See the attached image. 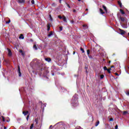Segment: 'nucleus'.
Masks as SVG:
<instances>
[{"mask_svg":"<svg viewBox=\"0 0 129 129\" xmlns=\"http://www.w3.org/2000/svg\"><path fill=\"white\" fill-rule=\"evenodd\" d=\"M72 103L73 104V105L75 106H78L79 103H78V99L77 98H75V97H73V99L72 100Z\"/></svg>","mask_w":129,"mask_h":129,"instance_id":"1","label":"nucleus"},{"mask_svg":"<svg viewBox=\"0 0 129 129\" xmlns=\"http://www.w3.org/2000/svg\"><path fill=\"white\" fill-rule=\"evenodd\" d=\"M18 72L19 77H21L22 76V73H21V68L19 66H18Z\"/></svg>","mask_w":129,"mask_h":129,"instance_id":"2","label":"nucleus"},{"mask_svg":"<svg viewBox=\"0 0 129 129\" xmlns=\"http://www.w3.org/2000/svg\"><path fill=\"white\" fill-rule=\"evenodd\" d=\"M40 72L41 74H43L45 71H46V68L45 67H43V68H41L40 69Z\"/></svg>","mask_w":129,"mask_h":129,"instance_id":"3","label":"nucleus"},{"mask_svg":"<svg viewBox=\"0 0 129 129\" xmlns=\"http://www.w3.org/2000/svg\"><path fill=\"white\" fill-rule=\"evenodd\" d=\"M8 55L11 57L13 55V53H12V50L11 49L8 48Z\"/></svg>","mask_w":129,"mask_h":129,"instance_id":"4","label":"nucleus"},{"mask_svg":"<svg viewBox=\"0 0 129 129\" xmlns=\"http://www.w3.org/2000/svg\"><path fill=\"white\" fill-rule=\"evenodd\" d=\"M22 113L24 114V115H25V116H26V115L29 114V111H23Z\"/></svg>","mask_w":129,"mask_h":129,"instance_id":"5","label":"nucleus"},{"mask_svg":"<svg viewBox=\"0 0 129 129\" xmlns=\"http://www.w3.org/2000/svg\"><path fill=\"white\" fill-rule=\"evenodd\" d=\"M119 30L120 31L121 35H123L124 34H125V31H124L123 30L119 29Z\"/></svg>","mask_w":129,"mask_h":129,"instance_id":"6","label":"nucleus"},{"mask_svg":"<svg viewBox=\"0 0 129 129\" xmlns=\"http://www.w3.org/2000/svg\"><path fill=\"white\" fill-rule=\"evenodd\" d=\"M47 31H50V29H51V24H48L47 25Z\"/></svg>","mask_w":129,"mask_h":129,"instance_id":"7","label":"nucleus"},{"mask_svg":"<svg viewBox=\"0 0 129 129\" xmlns=\"http://www.w3.org/2000/svg\"><path fill=\"white\" fill-rule=\"evenodd\" d=\"M121 26L122 27V28H123L124 29H126L127 28V25L125 24H122L121 25Z\"/></svg>","mask_w":129,"mask_h":129,"instance_id":"8","label":"nucleus"},{"mask_svg":"<svg viewBox=\"0 0 129 129\" xmlns=\"http://www.w3.org/2000/svg\"><path fill=\"white\" fill-rule=\"evenodd\" d=\"M19 4H25V0H18Z\"/></svg>","mask_w":129,"mask_h":129,"instance_id":"9","label":"nucleus"},{"mask_svg":"<svg viewBox=\"0 0 129 129\" xmlns=\"http://www.w3.org/2000/svg\"><path fill=\"white\" fill-rule=\"evenodd\" d=\"M62 19L63 22H64L65 23H67V19H66V17L64 16H62Z\"/></svg>","mask_w":129,"mask_h":129,"instance_id":"10","label":"nucleus"},{"mask_svg":"<svg viewBox=\"0 0 129 129\" xmlns=\"http://www.w3.org/2000/svg\"><path fill=\"white\" fill-rule=\"evenodd\" d=\"M45 60L47 62H51V61H52V59L50 58H45Z\"/></svg>","mask_w":129,"mask_h":129,"instance_id":"11","label":"nucleus"},{"mask_svg":"<svg viewBox=\"0 0 129 129\" xmlns=\"http://www.w3.org/2000/svg\"><path fill=\"white\" fill-rule=\"evenodd\" d=\"M120 20L122 22V23L124 22L125 19L124 17L120 16Z\"/></svg>","mask_w":129,"mask_h":129,"instance_id":"12","label":"nucleus"},{"mask_svg":"<svg viewBox=\"0 0 129 129\" xmlns=\"http://www.w3.org/2000/svg\"><path fill=\"white\" fill-rule=\"evenodd\" d=\"M118 5H119L120 8H122V4L120 1H118Z\"/></svg>","mask_w":129,"mask_h":129,"instance_id":"13","label":"nucleus"},{"mask_svg":"<svg viewBox=\"0 0 129 129\" xmlns=\"http://www.w3.org/2000/svg\"><path fill=\"white\" fill-rule=\"evenodd\" d=\"M103 9L104 10L105 12H106V13L107 12V9H106V7H105V6L103 5Z\"/></svg>","mask_w":129,"mask_h":129,"instance_id":"14","label":"nucleus"},{"mask_svg":"<svg viewBox=\"0 0 129 129\" xmlns=\"http://www.w3.org/2000/svg\"><path fill=\"white\" fill-rule=\"evenodd\" d=\"M24 38V35H23V34H20V36H19V39H22V40H23Z\"/></svg>","mask_w":129,"mask_h":129,"instance_id":"15","label":"nucleus"},{"mask_svg":"<svg viewBox=\"0 0 129 129\" xmlns=\"http://www.w3.org/2000/svg\"><path fill=\"white\" fill-rule=\"evenodd\" d=\"M120 12L122 15H124V14H125L122 9H120Z\"/></svg>","mask_w":129,"mask_h":129,"instance_id":"16","label":"nucleus"},{"mask_svg":"<svg viewBox=\"0 0 129 129\" xmlns=\"http://www.w3.org/2000/svg\"><path fill=\"white\" fill-rule=\"evenodd\" d=\"M52 35H53V31H50L47 36L48 37H50Z\"/></svg>","mask_w":129,"mask_h":129,"instance_id":"17","label":"nucleus"},{"mask_svg":"<svg viewBox=\"0 0 129 129\" xmlns=\"http://www.w3.org/2000/svg\"><path fill=\"white\" fill-rule=\"evenodd\" d=\"M33 49H35V50H38V47H37V45L36 44H34L33 45Z\"/></svg>","mask_w":129,"mask_h":129,"instance_id":"18","label":"nucleus"},{"mask_svg":"<svg viewBox=\"0 0 129 129\" xmlns=\"http://www.w3.org/2000/svg\"><path fill=\"white\" fill-rule=\"evenodd\" d=\"M100 12L102 15H103V14H104V12H103V10L102 9H100Z\"/></svg>","mask_w":129,"mask_h":129,"instance_id":"19","label":"nucleus"},{"mask_svg":"<svg viewBox=\"0 0 129 129\" xmlns=\"http://www.w3.org/2000/svg\"><path fill=\"white\" fill-rule=\"evenodd\" d=\"M127 113H128V112H127V111H124L123 112V115H125V114H127Z\"/></svg>","mask_w":129,"mask_h":129,"instance_id":"20","label":"nucleus"},{"mask_svg":"<svg viewBox=\"0 0 129 129\" xmlns=\"http://www.w3.org/2000/svg\"><path fill=\"white\" fill-rule=\"evenodd\" d=\"M106 127L108 129H111V127H110V125H106Z\"/></svg>","mask_w":129,"mask_h":129,"instance_id":"21","label":"nucleus"},{"mask_svg":"<svg viewBox=\"0 0 129 129\" xmlns=\"http://www.w3.org/2000/svg\"><path fill=\"white\" fill-rule=\"evenodd\" d=\"M83 28H86V29H88V26H87V25L84 24L83 25Z\"/></svg>","mask_w":129,"mask_h":129,"instance_id":"22","label":"nucleus"},{"mask_svg":"<svg viewBox=\"0 0 129 129\" xmlns=\"http://www.w3.org/2000/svg\"><path fill=\"white\" fill-rule=\"evenodd\" d=\"M110 70H111V69H107V71L108 73H109V74L111 73V72L110 71Z\"/></svg>","mask_w":129,"mask_h":129,"instance_id":"23","label":"nucleus"},{"mask_svg":"<svg viewBox=\"0 0 129 129\" xmlns=\"http://www.w3.org/2000/svg\"><path fill=\"white\" fill-rule=\"evenodd\" d=\"M81 51H82V53H85V51H84V49H83L82 47L80 48Z\"/></svg>","mask_w":129,"mask_h":129,"instance_id":"24","label":"nucleus"},{"mask_svg":"<svg viewBox=\"0 0 129 129\" xmlns=\"http://www.w3.org/2000/svg\"><path fill=\"white\" fill-rule=\"evenodd\" d=\"M87 55H89V54H90V50H89V49L87 50Z\"/></svg>","mask_w":129,"mask_h":129,"instance_id":"25","label":"nucleus"},{"mask_svg":"<svg viewBox=\"0 0 129 129\" xmlns=\"http://www.w3.org/2000/svg\"><path fill=\"white\" fill-rule=\"evenodd\" d=\"M98 124H99V121H97L96 122V124H95V126H97L98 125Z\"/></svg>","mask_w":129,"mask_h":129,"instance_id":"26","label":"nucleus"},{"mask_svg":"<svg viewBox=\"0 0 129 129\" xmlns=\"http://www.w3.org/2000/svg\"><path fill=\"white\" fill-rule=\"evenodd\" d=\"M103 69H104V71H107L108 69L106 66H105V67H104Z\"/></svg>","mask_w":129,"mask_h":129,"instance_id":"27","label":"nucleus"},{"mask_svg":"<svg viewBox=\"0 0 129 129\" xmlns=\"http://www.w3.org/2000/svg\"><path fill=\"white\" fill-rule=\"evenodd\" d=\"M100 78L101 79H103V78H104V75H100Z\"/></svg>","mask_w":129,"mask_h":129,"instance_id":"28","label":"nucleus"},{"mask_svg":"<svg viewBox=\"0 0 129 129\" xmlns=\"http://www.w3.org/2000/svg\"><path fill=\"white\" fill-rule=\"evenodd\" d=\"M49 18L50 21L52 22V21H53V18H52V16H51V15H49Z\"/></svg>","mask_w":129,"mask_h":129,"instance_id":"29","label":"nucleus"},{"mask_svg":"<svg viewBox=\"0 0 129 129\" xmlns=\"http://www.w3.org/2000/svg\"><path fill=\"white\" fill-rule=\"evenodd\" d=\"M29 117H30V114H29L26 117V119L27 121L29 120Z\"/></svg>","mask_w":129,"mask_h":129,"instance_id":"30","label":"nucleus"},{"mask_svg":"<svg viewBox=\"0 0 129 129\" xmlns=\"http://www.w3.org/2000/svg\"><path fill=\"white\" fill-rule=\"evenodd\" d=\"M31 4H32V5H34L35 4V1L32 0L31 1Z\"/></svg>","mask_w":129,"mask_h":129,"instance_id":"31","label":"nucleus"},{"mask_svg":"<svg viewBox=\"0 0 129 129\" xmlns=\"http://www.w3.org/2000/svg\"><path fill=\"white\" fill-rule=\"evenodd\" d=\"M35 122H36V124H38L39 121L38 120V119H35Z\"/></svg>","mask_w":129,"mask_h":129,"instance_id":"32","label":"nucleus"},{"mask_svg":"<svg viewBox=\"0 0 129 129\" xmlns=\"http://www.w3.org/2000/svg\"><path fill=\"white\" fill-rule=\"evenodd\" d=\"M34 127V124H31L30 126V129H32Z\"/></svg>","mask_w":129,"mask_h":129,"instance_id":"33","label":"nucleus"},{"mask_svg":"<svg viewBox=\"0 0 129 129\" xmlns=\"http://www.w3.org/2000/svg\"><path fill=\"white\" fill-rule=\"evenodd\" d=\"M58 18L59 19H60V20H61L62 18L63 19V17H62V16H61L60 15L58 16Z\"/></svg>","mask_w":129,"mask_h":129,"instance_id":"34","label":"nucleus"},{"mask_svg":"<svg viewBox=\"0 0 129 129\" xmlns=\"http://www.w3.org/2000/svg\"><path fill=\"white\" fill-rule=\"evenodd\" d=\"M63 30V27H61V26H60L59 27V31H62Z\"/></svg>","mask_w":129,"mask_h":129,"instance_id":"35","label":"nucleus"},{"mask_svg":"<svg viewBox=\"0 0 129 129\" xmlns=\"http://www.w3.org/2000/svg\"><path fill=\"white\" fill-rule=\"evenodd\" d=\"M2 120L3 121H5V117H4V116H2Z\"/></svg>","mask_w":129,"mask_h":129,"instance_id":"36","label":"nucleus"},{"mask_svg":"<svg viewBox=\"0 0 129 129\" xmlns=\"http://www.w3.org/2000/svg\"><path fill=\"white\" fill-rule=\"evenodd\" d=\"M11 23V20H9L8 21L6 22V24H10Z\"/></svg>","mask_w":129,"mask_h":129,"instance_id":"37","label":"nucleus"},{"mask_svg":"<svg viewBox=\"0 0 129 129\" xmlns=\"http://www.w3.org/2000/svg\"><path fill=\"white\" fill-rule=\"evenodd\" d=\"M52 7H56V4L53 3V4H52Z\"/></svg>","mask_w":129,"mask_h":129,"instance_id":"38","label":"nucleus"},{"mask_svg":"<svg viewBox=\"0 0 129 129\" xmlns=\"http://www.w3.org/2000/svg\"><path fill=\"white\" fill-rule=\"evenodd\" d=\"M118 128V126L117 125V124H116L115 126V129H117Z\"/></svg>","mask_w":129,"mask_h":129,"instance_id":"39","label":"nucleus"},{"mask_svg":"<svg viewBox=\"0 0 129 129\" xmlns=\"http://www.w3.org/2000/svg\"><path fill=\"white\" fill-rule=\"evenodd\" d=\"M20 52L22 53V55H24V53L23 52V50H20Z\"/></svg>","mask_w":129,"mask_h":129,"instance_id":"40","label":"nucleus"},{"mask_svg":"<svg viewBox=\"0 0 129 129\" xmlns=\"http://www.w3.org/2000/svg\"><path fill=\"white\" fill-rule=\"evenodd\" d=\"M113 120V118H110V121H112Z\"/></svg>","mask_w":129,"mask_h":129,"instance_id":"41","label":"nucleus"},{"mask_svg":"<svg viewBox=\"0 0 129 129\" xmlns=\"http://www.w3.org/2000/svg\"><path fill=\"white\" fill-rule=\"evenodd\" d=\"M115 75H116V76H119V75L117 73H115Z\"/></svg>","mask_w":129,"mask_h":129,"instance_id":"42","label":"nucleus"},{"mask_svg":"<svg viewBox=\"0 0 129 129\" xmlns=\"http://www.w3.org/2000/svg\"><path fill=\"white\" fill-rule=\"evenodd\" d=\"M126 95L129 96V91H127V92L126 93Z\"/></svg>","mask_w":129,"mask_h":129,"instance_id":"43","label":"nucleus"},{"mask_svg":"<svg viewBox=\"0 0 129 129\" xmlns=\"http://www.w3.org/2000/svg\"><path fill=\"white\" fill-rule=\"evenodd\" d=\"M87 15V13H84L83 14V16H85V15Z\"/></svg>","mask_w":129,"mask_h":129,"instance_id":"44","label":"nucleus"},{"mask_svg":"<svg viewBox=\"0 0 129 129\" xmlns=\"http://www.w3.org/2000/svg\"><path fill=\"white\" fill-rule=\"evenodd\" d=\"M71 22L72 23V24H74V20H72Z\"/></svg>","mask_w":129,"mask_h":129,"instance_id":"45","label":"nucleus"},{"mask_svg":"<svg viewBox=\"0 0 129 129\" xmlns=\"http://www.w3.org/2000/svg\"><path fill=\"white\" fill-rule=\"evenodd\" d=\"M67 7H68V8H69V9H70V5H69V4H67Z\"/></svg>","mask_w":129,"mask_h":129,"instance_id":"46","label":"nucleus"},{"mask_svg":"<svg viewBox=\"0 0 129 129\" xmlns=\"http://www.w3.org/2000/svg\"><path fill=\"white\" fill-rule=\"evenodd\" d=\"M73 12H74V13H76V10L74 9V10H73Z\"/></svg>","mask_w":129,"mask_h":129,"instance_id":"47","label":"nucleus"},{"mask_svg":"<svg viewBox=\"0 0 129 129\" xmlns=\"http://www.w3.org/2000/svg\"><path fill=\"white\" fill-rule=\"evenodd\" d=\"M86 72L87 74V73H88V72H87V70H86Z\"/></svg>","mask_w":129,"mask_h":129,"instance_id":"48","label":"nucleus"},{"mask_svg":"<svg viewBox=\"0 0 129 129\" xmlns=\"http://www.w3.org/2000/svg\"><path fill=\"white\" fill-rule=\"evenodd\" d=\"M75 51H74L73 52V55H75Z\"/></svg>","mask_w":129,"mask_h":129,"instance_id":"49","label":"nucleus"},{"mask_svg":"<svg viewBox=\"0 0 129 129\" xmlns=\"http://www.w3.org/2000/svg\"><path fill=\"white\" fill-rule=\"evenodd\" d=\"M114 67V66H112L111 67V68H113Z\"/></svg>","mask_w":129,"mask_h":129,"instance_id":"50","label":"nucleus"},{"mask_svg":"<svg viewBox=\"0 0 129 129\" xmlns=\"http://www.w3.org/2000/svg\"><path fill=\"white\" fill-rule=\"evenodd\" d=\"M62 0H59L60 4H61V2Z\"/></svg>","mask_w":129,"mask_h":129,"instance_id":"51","label":"nucleus"},{"mask_svg":"<svg viewBox=\"0 0 129 129\" xmlns=\"http://www.w3.org/2000/svg\"><path fill=\"white\" fill-rule=\"evenodd\" d=\"M85 69H87V68H88V67H85Z\"/></svg>","mask_w":129,"mask_h":129,"instance_id":"52","label":"nucleus"},{"mask_svg":"<svg viewBox=\"0 0 129 129\" xmlns=\"http://www.w3.org/2000/svg\"><path fill=\"white\" fill-rule=\"evenodd\" d=\"M4 129H7V127L4 126Z\"/></svg>","mask_w":129,"mask_h":129,"instance_id":"53","label":"nucleus"},{"mask_svg":"<svg viewBox=\"0 0 129 129\" xmlns=\"http://www.w3.org/2000/svg\"><path fill=\"white\" fill-rule=\"evenodd\" d=\"M78 2H81V0H78Z\"/></svg>","mask_w":129,"mask_h":129,"instance_id":"54","label":"nucleus"},{"mask_svg":"<svg viewBox=\"0 0 129 129\" xmlns=\"http://www.w3.org/2000/svg\"><path fill=\"white\" fill-rule=\"evenodd\" d=\"M86 11H88V9H86Z\"/></svg>","mask_w":129,"mask_h":129,"instance_id":"55","label":"nucleus"},{"mask_svg":"<svg viewBox=\"0 0 129 129\" xmlns=\"http://www.w3.org/2000/svg\"><path fill=\"white\" fill-rule=\"evenodd\" d=\"M52 75L54 76V73L52 74Z\"/></svg>","mask_w":129,"mask_h":129,"instance_id":"56","label":"nucleus"},{"mask_svg":"<svg viewBox=\"0 0 129 129\" xmlns=\"http://www.w3.org/2000/svg\"><path fill=\"white\" fill-rule=\"evenodd\" d=\"M52 127V125H50V127Z\"/></svg>","mask_w":129,"mask_h":129,"instance_id":"57","label":"nucleus"},{"mask_svg":"<svg viewBox=\"0 0 129 129\" xmlns=\"http://www.w3.org/2000/svg\"><path fill=\"white\" fill-rule=\"evenodd\" d=\"M109 63H110V61H109Z\"/></svg>","mask_w":129,"mask_h":129,"instance_id":"58","label":"nucleus"}]
</instances>
